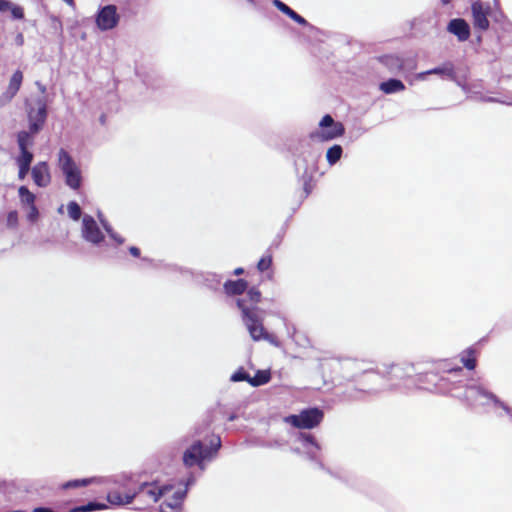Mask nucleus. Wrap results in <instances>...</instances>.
<instances>
[{"label": "nucleus", "instance_id": "79ce46f5", "mask_svg": "<svg viewBox=\"0 0 512 512\" xmlns=\"http://www.w3.org/2000/svg\"><path fill=\"white\" fill-rule=\"evenodd\" d=\"M129 251L135 257H138L140 255V250L137 247H130Z\"/></svg>", "mask_w": 512, "mask_h": 512}, {"label": "nucleus", "instance_id": "aec40b11", "mask_svg": "<svg viewBox=\"0 0 512 512\" xmlns=\"http://www.w3.org/2000/svg\"><path fill=\"white\" fill-rule=\"evenodd\" d=\"M18 195L22 208L35 204L36 196L26 186L19 187Z\"/></svg>", "mask_w": 512, "mask_h": 512}, {"label": "nucleus", "instance_id": "a18cd8bd", "mask_svg": "<svg viewBox=\"0 0 512 512\" xmlns=\"http://www.w3.org/2000/svg\"><path fill=\"white\" fill-rule=\"evenodd\" d=\"M66 4H68L73 9L75 8L74 0H63Z\"/></svg>", "mask_w": 512, "mask_h": 512}, {"label": "nucleus", "instance_id": "7ed1b4c3", "mask_svg": "<svg viewBox=\"0 0 512 512\" xmlns=\"http://www.w3.org/2000/svg\"><path fill=\"white\" fill-rule=\"evenodd\" d=\"M237 306L242 312V319L247 330L254 341L269 339L263 327V319L260 317L257 307H249L244 299L237 300Z\"/></svg>", "mask_w": 512, "mask_h": 512}, {"label": "nucleus", "instance_id": "6ab92c4d", "mask_svg": "<svg viewBox=\"0 0 512 512\" xmlns=\"http://www.w3.org/2000/svg\"><path fill=\"white\" fill-rule=\"evenodd\" d=\"M247 288V282L243 279L237 281H227L224 284L225 292L228 295L242 294Z\"/></svg>", "mask_w": 512, "mask_h": 512}, {"label": "nucleus", "instance_id": "473e14b6", "mask_svg": "<svg viewBox=\"0 0 512 512\" xmlns=\"http://www.w3.org/2000/svg\"><path fill=\"white\" fill-rule=\"evenodd\" d=\"M230 379L233 382L244 381V380L249 382L250 377L243 370H239V371L233 373Z\"/></svg>", "mask_w": 512, "mask_h": 512}, {"label": "nucleus", "instance_id": "a19ab883", "mask_svg": "<svg viewBox=\"0 0 512 512\" xmlns=\"http://www.w3.org/2000/svg\"><path fill=\"white\" fill-rule=\"evenodd\" d=\"M18 178L20 180H24L28 174V172L30 171V168H23V167H18Z\"/></svg>", "mask_w": 512, "mask_h": 512}, {"label": "nucleus", "instance_id": "4468645a", "mask_svg": "<svg viewBox=\"0 0 512 512\" xmlns=\"http://www.w3.org/2000/svg\"><path fill=\"white\" fill-rule=\"evenodd\" d=\"M23 81V74L20 70H17L13 73L9 85L3 95L0 97V106H4L9 103L12 98L19 91L21 84Z\"/></svg>", "mask_w": 512, "mask_h": 512}, {"label": "nucleus", "instance_id": "bb28decb", "mask_svg": "<svg viewBox=\"0 0 512 512\" xmlns=\"http://www.w3.org/2000/svg\"><path fill=\"white\" fill-rule=\"evenodd\" d=\"M270 380V374L267 371H258L257 374L250 378L249 383L253 386L266 384Z\"/></svg>", "mask_w": 512, "mask_h": 512}, {"label": "nucleus", "instance_id": "5701e85b", "mask_svg": "<svg viewBox=\"0 0 512 512\" xmlns=\"http://www.w3.org/2000/svg\"><path fill=\"white\" fill-rule=\"evenodd\" d=\"M31 132L29 131H21L17 136V143L19 146V150H29V147L33 144V139L31 136Z\"/></svg>", "mask_w": 512, "mask_h": 512}, {"label": "nucleus", "instance_id": "9b49d317", "mask_svg": "<svg viewBox=\"0 0 512 512\" xmlns=\"http://www.w3.org/2000/svg\"><path fill=\"white\" fill-rule=\"evenodd\" d=\"M491 7L481 1H474L471 5L472 22L475 29L486 31L489 28L488 15Z\"/></svg>", "mask_w": 512, "mask_h": 512}, {"label": "nucleus", "instance_id": "a878e982", "mask_svg": "<svg viewBox=\"0 0 512 512\" xmlns=\"http://www.w3.org/2000/svg\"><path fill=\"white\" fill-rule=\"evenodd\" d=\"M107 505L103 503L90 502L86 505L78 506L71 509V512H92L96 510L106 509Z\"/></svg>", "mask_w": 512, "mask_h": 512}, {"label": "nucleus", "instance_id": "f8f14e48", "mask_svg": "<svg viewBox=\"0 0 512 512\" xmlns=\"http://www.w3.org/2000/svg\"><path fill=\"white\" fill-rule=\"evenodd\" d=\"M470 394L471 396H474V394H479L477 406H486L493 403L505 410L507 413H510L509 407L501 402L493 393L480 385H470Z\"/></svg>", "mask_w": 512, "mask_h": 512}, {"label": "nucleus", "instance_id": "72a5a7b5", "mask_svg": "<svg viewBox=\"0 0 512 512\" xmlns=\"http://www.w3.org/2000/svg\"><path fill=\"white\" fill-rule=\"evenodd\" d=\"M413 366L407 364L405 367H401L399 365H392L393 373L397 377H401L404 372H408L412 370Z\"/></svg>", "mask_w": 512, "mask_h": 512}, {"label": "nucleus", "instance_id": "c03bdc74", "mask_svg": "<svg viewBox=\"0 0 512 512\" xmlns=\"http://www.w3.org/2000/svg\"><path fill=\"white\" fill-rule=\"evenodd\" d=\"M488 101H491V102H499V103H502V104H507V105H512V103H508V102H504V101H500V100H496L494 98H489Z\"/></svg>", "mask_w": 512, "mask_h": 512}, {"label": "nucleus", "instance_id": "ddd939ff", "mask_svg": "<svg viewBox=\"0 0 512 512\" xmlns=\"http://www.w3.org/2000/svg\"><path fill=\"white\" fill-rule=\"evenodd\" d=\"M32 179L36 186L44 188L51 183L50 168L46 161H40L31 169Z\"/></svg>", "mask_w": 512, "mask_h": 512}, {"label": "nucleus", "instance_id": "20e7f679", "mask_svg": "<svg viewBox=\"0 0 512 512\" xmlns=\"http://www.w3.org/2000/svg\"><path fill=\"white\" fill-rule=\"evenodd\" d=\"M220 445L221 442L219 438L211 441L210 447L204 445L201 441H195L185 450L183 454V462L188 467L198 465L203 469V462L211 459L220 448Z\"/></svg>", "mask_w": 512, "mask_h": 512}, {"label": "nucleus", "instance_id": "c756f323", "mask_svg": "<svg viewBox=\"0 0 512 512\" xmlns=\"http://www.w3.org/2000/svg\"><path fill=\"white\" fill-rule=\"evenodd\" d=\"M23 210L26 211L28 221L35 222L38 219L39 212L35 204L27 206L26 208H23Z\"/></svg>", "mask_w": 512, "mask_h": 512}, {"label": "nucleus", "instance_id": "09e8293b", "mask_svg": "<svg viewBox=\"0 0 512 512\" xmlns=\"http://www.w3.org/2000/svg\"><path fill=\"white\" fill-rule=\"evenodd\" d=\"M444 3H448V0H443Z\"/></svg>", "mask_w": 512, "mask_h": 512}, {"label": "nucleus", "instance_id": "4be33fe9", "mask_svg": "<svg viewBox=\"0 0 512 512\" xmlns=\"http://www.w3.org/2000/svg\"><path fill=\"white\" fill-rule=\"evenodd\" d=\"M98 217H99V220L103 226V228L105 229V231L107 232L108 236L117 244V245H121L124 243V238L121 237L119 234H117L113 229L112 227L110 226V224L108 223V221L106 219H104L102 217V215L99 213L98 214Z\"/></svg>", "mask_w": 512, "mask_h": 512}, {"label": "nucleus", "instance_id": "393cba45", "mask_svg": "<svg viewBox=\"0 0 512 512\" xmlns=\"http://www.w3.org/2000/svg\"><path fill=\"white\" fill-rule=\"evenodd\" d=\"M342 153L343 149L340 145H333L332 147H330L326 153L328 163L330 165L336 164L340 160Z\"/></svg>", "mask_w": 512, "mask_h": 512}, {"label": "nucleus", "instance_id": "0eeeda50", "mask_svg": "<svg viewBox=\"0 0 512 512\" xmlns=\"http://www.w3.org/2000/svg\"><path fill=\"white\" fill-rule=\"evenodd\" d=\"M120 21V15L115 5L109 4L100 7L95 15V23L100 31L114 29Z\"/></svg>", "mask_w": 512, "mask_h": 512}, {"label": "nucleus", "instance_id": "dca6fc26", "mask_svg": "<svg viewBox=\"0 0 512 512\" xmlns=\"http://www.w3.org/2000/svg\"><path fill=\"white\" fill-rule=\"evenodd\" d=\"M300 440L306 453L310 456L311 459L317 458V453L320 450L319 445L316 443L315 439L308 434H301Z\"/></svg>", "mask_w": 512, "mask_h": 512}, {"label": "nucleus", "instance_id": "7c9ffc66", "mask_svg": "<svg viewBox=\"0 0 512 512\" xmlns=\"http://www.w3.org/2000/svg\"><path fill=\"white\" fill-rule=\"evenodd\" d=\"M17 225H18V213H17V211H15V210L10 211L7 214V217H6V226L8 228H16Z\"/></svg>", "mask_w": 512, "mask_h": 512}, {"label": "nucleus", "instance_id": "423d86ee", "mask_svg": "<svg viewBox=\"0 0 512 512\" xmlns=\"http://www.w3.org/2000/svg\"><path fill=\"white\" fill-rule=\"evenodd\" d=\"M323 419V412L317 408L303 410L298 415H290L284 421L296 428L311 429L317 426Z\"/></svg>", "mask_w": 512, "mask_h": 512}, {"label": "nucleus", "instance_id": "b1692460", "mask_svg": "<svg viewBox=\"0 0 512 512\" xmlns=\"http://www.w3.org/2000/svg\"><path fill=\"white\" fill-rule=\"evenodd\" d=\"M18 167L30 168L33 161V154L29 150H20L19 155L15 158Z\"/></svg>", "mask_w": 512, "mask_h": 512}, {"label": "nucleus", "instance_id": "f3484780", "mask_svg": "<svg viewBox=\"0 0 512 512\" xmlns=\"http://www.w3.org/2000/svg\"><path fill=\"white\" fill-rule=\"evenodd\" d=\"M430 75H438L442 78H449L455 80L454 65L451 62H446L441 66L429 70Z\"/></svg>", "mask_w": 512, "mask_h": 512}, {"label": "nucleus", "instance_id": "de8ad7c7", "mask_svg": "<svg viewBox=\"0 0 512 512\" xmlns=\"http://www.w3.org/2000/svg\"><path fill=\"white\" fill-rule=\"evenodd\" d=\"M37 85L42 93L46 91V88L43 85H41L40 83H37Z\"/></svg>", "mask_w": 512, "mask_h": 512}, {"label": "nucleus", "instance_id": "37998d69", "mask_svg": "<svg viewBox=\"0 0 512 512\" xmlns=\"http://www.w3.org/2000/svg\"><path fill=\"white\" fill-rule=\"evenodd\" d=\"M33 512H53V511L51 509H48V508L40 507V508L34 509Z\"/></svg>", "mask_w": 512, "mask_h": 512}, {"label": "nucleus", "instance_id": "412c9836", "mask_svg": "<svg viewBox=\"0 0 512 512\" xmlns=\"http://www.w3.org/2000/svg\"><path fill=\"white\" fill-rule=\"evenodd\" d=\"M460 360L467 369L473 370L476 367V351L473 348L464 350L460 354Z\"/></svg>", "mask_w": 512, "mask_h": 512}, {"label": "nucleus", "instance_id": "ea45409f", "mask_svg": "<svg viewBox=\"0 0 512 512\" xmlns=\"http://www.w3.org/2000/svg\"><path fill=\"white\" fill-rule=\"evenodd\" d=\"M12 3L7 0H0V12L9 11Z\"/></svg>", "mask_w": 512, "mask_h": 512}, {"label": "nucleus", "instance_id": "6e6552de", "mask_svg": "<svg viewBox=\"0 0 512 512\" xmlns=\"http://www.w3.org/2000/svg\"><path fill=\"white\" fill-rule=\"evenodd\" d=\"M127 481L126 475H115V476H108V477H91V478H85L81 480H71L62 485L63 489H70V488H79L83 486H87L89 484H97V485H117V486H125V483Z\"/></svg>", "mask_w": 512, "mask_h": 512}, {"label": "nucleus", "instance_id": "f257e3e1", "mask_svg": "<svg viewBox=\"0 0 512 512\" xmlns=\"http://www.w3.org/2000/svg\"><path fill=\"white\" fill-rule=\"evenodd\" d=\"M186 490L174 485H159L158 483H143L137 491L121 494L118 491L107 493V501L114 506H124L132 503L136 498L151 504L162 501L161 512H180Z\"/></svg>", "mask_w": 512, "mask_h": 512}, {"label": "nucleus", "instance_id": "e433bc0d", "mask_svg": "<svg viewBox=\"0 0 512 512\" xmlns=\"http://www.w3.org/2000/svg\"><path fill=\"white\" fill-rule=\"evenodd\" d=\"M273 4L281 11L283 12L284 14H286L287 16L290 15V13L293 11L290 7H288L286 4H284L283 2H281L280 0H274L273 1Z\"/></svg>", "mask_w": 512, "mask_h": 512}, {"label": "nucleus", "instance_id": "f03ea898", "mask_svg": "<svg viewBox=\"0 0 512 512\" xmlns=\"http://www.w3.org/2000/svg\"><path fill=\"white\" fill-rule=\"evenodd\" d=\"M56 164L64 177L65 184L72 190L80 189L83 182L81 167L66 149L58 150Z\"/></svg>", "mask_w": 512, "mask_h": 512}, {"label": "nucleus", "instance_id": "c9c22d12", "mask_svg": "<svg viewBox=\"0 0 512 512\" xmlns=\"http://www.w3.org/2000/svg\"><path fill=\"white\" fill-rule=\"evenodd\" d=\"M430 75L429 70L420 72L415 74L412 78L409 79L410 84H414L417 81H426L427 77Z\"/></svg>", "mask_w": 512, "mask_h": 512}, {"label": "nucleus", "instance_id": "9d476101", "mask_svg": "<svg viewBox=\"0 0 512 512\" xmlns=\"http://www.w3.org/2000/svg\"><path fill=\"white\" fill-rule=\"evenodd\" d=\"M81 234L85 241L94 245H99L105 238L95 219L87 214L82 219Z\"/></svg>", "mask_w": 512, "mask_h": 512}, {"label": "nucleus", "instance_id": "49530a36", "mask_svg": "<svg viewBox=\"0 0 512 512\" xmlns=\"http://www.w3.org/2000/svg\"><path fill=\"white\" fill-rule=\"evenodd\" d=\"M243 272H244L243 268H237V269H235L234 274H235V275H240V274H242Z\"/></svg>", "mask_w": 512, "mask_h": 512}, {"label": "nucleus", "instance_id": "a211bd4d", "mask_svg": "<svg viewBox=\"0 0 512 512\" xmlns=\"http://www.w3.org/2000/svg\"><path fill=\"white\" fill-rule=\"evenodd\" d=\"M380 90L385 94H393L405 90V85L398 79H389L380 84Z\"/></svg>", "mask_w": 512, "mask_h": 512}, {"label": "nucleus", "instance_id": "2f4dec72", "mask_svg": "<svg viewBox=\"0 0 512 512\" xmlns=\"http://www.w3.org/2000/svg\"><path fill=\"white\" fill-rule=\"evenodd\" d=\"M464 399L471 407H476L478 404L479 394H474V396H471L470 385H469L466 387Z\"/></svg>", "mask_w": 512, "mask_h": 512}, {"label": "nucleus", "instance_id": "c85d7f7f", "mask_svg": "<svg viewBox=\"0 0 512 512\" xmlns=\"http://www.w3.org/2000/svg\"><path fill=\"white\" fill-rule=\"evenodd\" d=\"M272 265V256L271 254L264 255L257 264V269L260 272H264L268 270Z\"/></svg>", "mask_w": 512, "mask_h": 512}, {"label": "nucleus", "instance_id": "1a4fd4ad", "mask_svg": "<svg viewBox=\"0 0 512 512\" xmlns=\"http://www.w3.org/2000/svg\"><path fill=\"white\" fill-rule=\"evenodd\" d=\"M47 117V109L46 103L43 99H38L35 102L34 107H30L28 109V121H29V130L31 133H38L46 120Z\"/></svg>", "mask_w": 512, "mask_h": 512}, {"label": "nucleus", "instance_id": "f704fd0d", "mask_svg": "<svg viewBox=\"0 0 512 512\" xmlns=\"http://www.w3.org/2000/svg\"><path fill=\"white\" fill-rule=\"evenodd\" d=\"M247 297L253 304H256L260 301L261 293L258 289L252 288L248 291Z\"/></svg>", "mask_w": 512, "mask_h": 512}, {"label": "nucleus", "instance_id": "58836bf2", "mask_svg": "<svg viewBox=\"0 0 512 512\" xmlns=\"http://www.w3.org/2000/svg\"><path fill=\"white\" fill-rule=\"evenodd\" d=\"M289 17L291 19H293L295 22H297L298 24L308 25L307 21L302 16L297 14L294 10L290 13Z\"/></svg>", "mask_w": 512, "mask_h": 512}, {"label": "nucleus", "instance_id": "cd10ccee", "mask_svg": "<svg viewBox=\"0 0 512 512\" xmlns=\"http://www.w3.org/2000/svg\"><path fill=\"white\" fill-rule=\"evenodd\" d=\"M67 212L69 217L74 221H78L81 217V208L75 201L68 203Z\"/></svg>", "mask_w": 512, "mask_h": 512}, {"label": "nucleus", "instance_id": "4c0bfd02", "mask_svg": "<svg viewBox=\"0 0 512 512\" xmlns=\"http://www.w3.org/2000/svg\"><path fill=\"white\" fill-rule=\"evenodd\" d=\"M10 11L12 13V16L15 18V19H21L23 18V10L21 7L19 6H14L13 4L11 5V8H10Z\"/></svg>", "mask_w": 512, "mask_h": 512}, {"label": "nucleus", "instance_id": "2eb2a0df", "mask_svg": "<svg viewBox=\"0 0 512 512\" xmlns=\"http://www.w3.org/2000/svg\"><path fill=\"white\" fill-rule=\"evenodd\" d=\"M447 30L457 36L458 40L463 42L470 36V27L464 19H453L449 22Z\"/></svg>", "mask_w": 512, "mask_h": 512}, {"label": "nucleus", "instance_id": "39448f33", "mask_svg": "<svg viewBox=\"0 0 512 512\" xmlns=\"http://www.w3.org/2000/svg\"><path fill=\"white\" fill-rule=\"evenodd\" d=\"M345 132L344 125L336 122L330 115H325L319 122L317 131L311 133V138L325 142L341 137Z\"/></svg>", "mask_w": 512, "mask_h": 512}]
</instances>
